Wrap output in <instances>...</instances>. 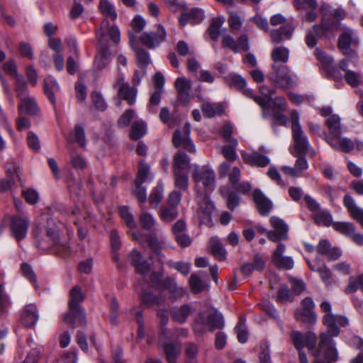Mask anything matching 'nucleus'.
<instances>
[{
  "label": "nucleus",
  "instance_id": "obj_1",
  "mask_svg": "<svg viewBox=\"0 0 363 363\" xmlns=\"http://www.w3.org/2000/svg\"><path fill=\"white\" fill-rule=\"evenodd\" d=\"M291 338L294 346L298 352L302 351L305 347L308 349L314 357L313 363H335L337 360L338 354L333 339L330 344L322 347L320 342L318 347H316V337L313 333H301L293 330Z\"/></svg>",
  "mask_w": 363,
  "mask_h": 363
},
{
  "label": "nucleus",
  "instance_id": "obj_2",
  "mask_svg": "<svg viewBox=\"0 0 363 363\" xmlns=\"http://www.w3.org/2000/svg\"><path fill=\"white\" fill-rule=\"evenodd\" d=\"M96 38L99 39L101 52L95 57L94 67L101 70L104 69L111 62V52L108 50V38L115 44L121 40L119 28L117 26L109 27L108 23L104 21L101 23L100 30L96 33Z\"/></svg>",
  "mask_w": 363,
  "mask_h": 363
},
{
  "label": "nucleus",
  "instance_id": "obj_3",
  "mask_svg": "<svg viewBox=\"0 0 363 363\" xmlns=\"http://www.w3.org/2000/svg\"><path fill=\"white\" fill-rule=\"evenodd\" d=\"M323 311L327 313L323 318V323L327 327V332L320 335V345L324 346L332 342V337L340 334L337 325L345 327L348 325L347 319L342 315H335L331 313V304L328 301H323L320 304Z\"/></svg>",
  "mask_w": 363,
  "mask_h": 363
},
{
  "label": "nucleus",
  "instance_id": "obj_4",
  "mask_svg": "<svg viewBox=\"0 0 363 363\" xmlns=\"http://www.w3.org/2000/svg\"><path fill=\"white\" fill-rule=\"evenodd\" d=\"M84 300L82 289L74 286L70 291L69 307L70 313L65 315L63 321L72 326L81 327L86 325L85 313L79 303Z\"/></svg>",
  "mask_w": 363,
  "mask_h": 363
},
{
  "label": "nucleus",
  "instance_id": "obj_5",
  "mask_svg": "<svg viewBox=\"0 0 363 363\" xmlns=\"http://www.w3.org/2000/svg\"><path fill=\"white\" fill-rule=\"evenodd\" d=\"M199 325H203L208 330L221 328L224 325L223 315L217 311L211 309L201 312L194 327L196 333L203 332L199 329Z\"/></svg>",
  "mask_w": 363,
  "mask_h": 363
},
{
  "label": "nucleus",
  "instance_id": "obj_6",
  "mask_svg": "<svg viewBox=\"0 0 363 363\" xmlns=\"http://www.w3.org/2000/svg\"><path fill=\"white\" fill-rule=\"evenodd\" d=\"M192 179L196 184L197 189L199 184H202L206 191H213L215 188L216 175L213 170L208 166H194Z\"/></svg>",
  "mask_w": 363,
  "mask_h": 363
},
{
  "label": "nucleus",
  "instance_id": "obj_7",
  "mask_svg": "<svg viewBox=\"0 0 363 363\" xmlns=\"http://www.w3.org/2000/svg\"><path fill=\"white\" fill-rule=\"evenodd\" d=\"M271 79L279 86L289 89L297 84L296 78L290 73L286 65H272V72Z\"/></svg>",
  "mask_w": 363,
  "mask_h": 363
},
{
  "label": "nucleus",
  "instance_id": "obj_8",
  "mask_svg": "<svg viewBox=\"0 0 363 363\" xmlns=\"http://www.w3.org/2000/svg\"><path fill=\"white\" fill-rule=\"evenodd\" d=\"M152 176L150 174V166L143 162H140L133 194L140 203H144L147 199L146 189L142 186V184L152 181Z\"/></svg>",
  "mask_w": 363,
  "mask_h": 363
},
{
  "label": "nucleus",
  "instance_id": "obj_9",
  "mask_svg": "<svg viewBox=\"0 0 363 363\" xmlns=\"http://www.w3.org/2000/svg\"><path fill=\"white\" fill-rule=\"evenodd\" d=\"M325 140L333 149L344 152H349L354 149L358 151L363 150V142L358 140L352 141L348 138H342L340 135L326 137Z\"/></svg>",
  "mask_w": 363,
  "mask_h": 363
},
{
  "label": "nucleus",
  "instance_id": "obj_10",
  "mask_svg": "<svg viewBox=\"0 0 363 363\" xmlns=\"http://www.w3.org/2000/svg\"><path fill=\"white\" fill-rule=\"evenodd\" d=\"M196 200L199 204L197 211L201 224L208 225L211 223V215L214 209L213 204L211 201L206 192H197Z\"/></svg>",
  "mask_w": 363,
  "mask_h": 363
},
{
  "label": "nucleus",
  "instance_id": "obj_11",
  "mask_svg": "<svg viewBox=\"0 0 363 363\" xmlns=\"http://www.w3.org/2000/svg\"><path fill=\"white\" fill-rule=\"evenodd\" d=\"M269 221L273 230H262V231L267 232V238L274 242L286 240L289 230L287 224L282 219L276 216H272Z\"/></svg>",
  "mask_w": 363,
  "mask_h": 363
},
{
  "label": "nucleus",
  "instance_id": "obj_12",
  "mask_svg": "<svg viewBox=\"0 0 363 363\" xmlns=\"http://www.w3.org/2000/svg\"><path fill=\"white\" fill-rule=\"evenodd\" d=\"M29 224V219L26 216H12L9 224L11 235L18 242L24 239L27 235Z\"/></svg>",
  "mask_w": 363,
  "mask_h": 363
},
{
  "label": "nucleus",
  "instance_id": "obj_13",
  "mask_svg": "<svg viewBox=\"0 0 363 363\" xmlns=\"http://www.w3.org/2000/svg\"><path fill=\"white\" fill-rule=\"evenodd\" d=\"M221 45L223 48L230 49L235 53L241 50L247 51L250 49L249 38L245 33L240 35L237 40L229 33H226L222 37Z\"/></svg>",
  "mask_w": 363,
  "mask_h": 363
},
{
  "label": "nucleus",
  "instance_id": "obj_14",
  "mask_svg": "<svg viewBox=\"0 0 363 363\" xmlns=\"http://www.w3.org/2000/svg\"><path fill=\"white\" fill-rule=\"evenodd\" d=\"M167 37L165 28L159 25L156 31L144 33L141 35L140 40L141 43L149 49L157 48L163 43Z\"/></svg>",
  "mask_w": 363,
  "mask_h": 363
},
{
  "label": "nucleus",
  "instance_id": "obj_15",
  "mask_svg": "<svg viewBox=\"0 0 363 363\" xmlns=\"http://www.w3.org/2000/svg\"><path fill=\"white\" fill-rule=\"evenodd\" d=\"M182 133L180 130H176L174 133L172 142L176 147L182 146L185 150L190 152H194L196 150L195 145L189 138L191 133V125L189 123H186L183 127Z\"/></svg>",
  "mask_w": 363,
  "mask_h": 363
},
{
  "label": "nucleus",
  "instance_id": "obj_16",
  "mask_svg": "<svg viewBox=\"0 0 363 363\" xmlns=\"http://www.w3.org/2000/svg\"><path fill=\"white\" fill-rule=\"evenodd\" d=\"M152 281L157 287L166 289L169 291L170 298L172 301L181 298L186 293V289L183 287L178 286L175 279L172 277H167L164 280L158 282H156L154 279H152Z\"/></svg>",
  "mask_w": 363,
  "mask_h": 363
},
{
  "label": "nucleus",
  "instance_id": "obj_17",
  "mask_svg": "<svg viewBox=\"0 0 363 363\" xmlns=\"http://www.w3.org/2000/svg\"><path fill=\"white\" fill-rule=\"evenodd\" d=\"M113 88L118 89V95L121 99L126 100L130 105L135 103L137 90L135 88L131 87L128 83L125 82L123 77H119L114 82Z\"/></svg>",
  "mask_w": 363,
  "mask_h": 363
},
{
  "label": "nucleus",
  "instance_id": "obj_18",
  "mask_svg": "<svg viewBox=\"0 0 363 363\" xmlns=\"http://www.w3.org/2000/svg\"><path fill=\"white\" fill-rule=\"evenodd\" d=\"M358 43L357 35L350 28H345L340 35L338 40V48L343 55H350L354 51L350 48L351 46Z\"/></svg>",
  "mask_w": 363,
  "mask_h": 363
},
{
  "label": "nucleus",
  "instance_id": "obj_19",
  "mask_svg": "<svg viewBox=\"0 0 363 363\" xmlns=\"http://www.w3.org/2000/svg\"><path fill=\"white\" fill-rule=\"evenodd\" d=\"M194 312L195 308L191 304H184L179 307H174L170 311L172 320L180 324L185 323Z\"/></svg>",
  "mask_w": 363,
  "mask_h": 363
},
{
  "label": "nucleus",
  "instance_id": "obj_20",
  "mask_svg": "<svg viewBox=\"0 0 363 363\" xmlns=\"http://www.w3.org/2000/svg\"><path fill=\"white\" fill-rule=\"evenodd\" d=\"M179 101L184 104H189L190 101L189 91L191 89V80L185 77H178L174 82Z\"/></svg>",
  "mask_w": 363,
  "mask_h": 363
},
{
  "label": "nucleus",
  "instance_id": "obj_21",
  "mask_svg": "<svg viewBox=\"0 0 363 363\" xmlns=\"http://www.w3.org/2000/svg\"><path fill=\"white\" fill-rule=\"evenodd\" d=\"M292 138L294 143V148L298 155H306L311 147L307 136L302 128L292 131Z\"/></svg>",
  "mask_w": 363,
  "mask_h": 363
},
{
  "label": "nucleus",
  "instance_id": "obj_22",
  "mask_svg": "<svg viewBox=\"0 0 363 363\" xmlns=\"http://www.w3.org/2000/svg\"><path fill=\"white\" fill-rule=\"evenodd\" d=\"M343 203L351 217L363 228V209L357 206L354 199L349 194L344 196Z\"/></svg>",
  "mask_w": 363,
  "mask_h": 363
},
{
  "label": "nucleus",
  "instance_id": "obj_23",
  "mask_svg": "<svg viewBox=\"0 0 363 363\" xmlns=\"http://www.w3.org/2000/svg\"><path fill=\"white\" fill-rule=\"evenodd\" d=\"M168 333L166 329H161V334L160 336V342L162 343L163 349L164 350L166 358L168 362L175 363L177 358L180 353V347L172 343H164L162 342L163 337L167 336Z\"/></svg>",
  "mask_w": 363,
  "mask_h": 363
},
{
  "label": "nucleus",
  "instance_id": "obj_24",
  "mask_svg": "<svg viewBox=\"0 0 363 363\" xmlns=\"http://www.w3.org/2000/svg\"><path fill=\"white\" fill-rule=\"evenodd\" d=\"M204 11L198 8L192 9L187 13L181 15L179 23L184 26L187 23L192 25L200 23L204 19Z\"/></svg>",
  "mask_w": 363,
  "mask_h": 363
},
{
  "label": "nucleus",
  "instance_id": "obj_25",
  "mask_svg": "<svg viewBox=\"0 0 363 363\" xmlns=\"http://www.w3.org/2000/svg\"><path fill=\"white\" fill-rule=\"evenodd\" d=\"M129 259L138 273L145 275L149 272L150 264L138 250H133L129 255Z\"/></svg>",
  "mask_w": 363,
  "mask_h": 363
},
{
  "label": "nucleus",
  "instance_id": "obj_26",
  "mask_svg": "<svg viewBox=\"0 0 363 363\" xmlns=\"http://www.w3.org/2000/svg\"><path fill=\"white\" fill-rule=\"evenodd\" d=\"M60 245L59 230L57 228H49L46 230V238L39 240L38 245L40 248L46 250Z\"/></svg>",
  "mask_w": 363,
  "mask_h": 363
},
{
  "label": "nucleus",
  "instance_id": "obj_27",
  "mask_svg": "<svg viewBox=\"0 0 363 363\" xmlns=\"http://www.w3.org/2000/svg\"><path fill=\"white\" fill-rule=\"evenodd\" d=\"M317 252L320 255H324L329 260L337 259L341 255V251L337 247H332L328 240L320 241L317 246Z\"/></svg>",
  "mask_w": 363,
  "mask_h": 363
},
{
  "label": "nucleus",
  "instance_id": "obj_28",
  "mask_svg": "<svg viewBox=\"0 0 363 363\" xmlns=\"http://www.w3.org/2000/svg\"><path fill=\"white\" fill-rule=\"evenodd\" d=\"M253 199L257 206L259 213L262 216H267L272 208V202L265 197L260 190H255Z\"/></svg>",
  "mask_w": 363,
  "mask_h": 363
},
{
  "label": "nucleus",
  "instance_id": "obj_29",
  "mask_svg": "<svg viewBox=\"0 0 363 363\" xmlns=\"http://www.w3.org/2000/svg\"><path fill=\"white\" fill-rule=\"evenodd\" d=\"M38 320V314L36 306L28 304L25 306L21 315V321L27 327L33 326Z\"/></svg>",
  "mask_w": 363,
  "mask_h": 363
},
{
  "label": "nucleus",
  "instance_id": "obj_30",
  "mask_svg": "<svg viewBox=\"0 0 363 363\" xmlns=\"http://www.w3.org/2000/svg\"><path fill=\"white\" fill-rule=\"evenodd\" d=\"M18 109L20 113H24L30 116H34L39 111L38 106L35 99L32 96L22 98L18 105Z\"/></svg>",
  "mask_w": 363,
  "mask_h": 363
},
{
  "label": "nucleus",
  "instance_id": "obj_31",
  "mask_svg": "<svg viewBox=\"0 0 363 363\" xmlns=\"http://www.w3.org/2000/svg\"><path fill=\"white\" fill-rule=\"evenodd\" d=\"M99 9L101 14L106 18L104 21H108V19H111L112 21H115L117 18L118 14L116 11L114 5L109 1L108 0H100ZM108 25L109 24V22ZM113 26H116L113 25ZM109 27H112V26H109Z\"/></svg>",
  "mask_w": 363,
  "mask_h": 363
},
{
  "label": "nucleus",
  "instance_id": "obj_32",
  "mask_svg": "<svg viewBox=\"0 0 363 363\" xmlns=\"http://www.w3.org/2000/svg\"><path fill=\"white\" fill-rule=\"evenodd\" d=\"M292 31L293 28L291 25H284L279 29L271 30L270 35L272 42L274 43H279L283 40L289 39Z\"/></svg>",
  "mask_w": 363,
  "mask_h": 363
},
{
  "label": "nucleus",
  "instance_id": "obj_33",
  "mask_svg": "<svg viewBox=\"0 0 363 363\" xmlns=\"http://www.w3.org/2000/svg\"><path fill=\"white\" fill-rule=\"evenodd\" d=\"M245 162L256 167H264L269 164V159L260 153L257 152L246 154L243 155Z\"/></svg>",
  "mask_w": 363,
  "mask_h": 363
},
{
  "label": "nucleus",
  "instance_id": "obj_34",
  "mask_svg": "<svg viewBox=\"0 0 363 363\" xmlns=\"http://www.w3.org/2000/svg\"><path fill=\"white\" fill-rule=\"evenodd\" d=\"M208 249L212 255L218 260H224L226 256V251L220 240L216 238H211L208 243Z\"/></svg>",
  "mask_w": 363,
  "mask_h": 363
},
{
  "label": "nucleus",
  "instance_id": "obj_35",
  "mask_svg": "<svg viewBox=\"0 0 363 363\" xmlns=\"http://www.w3.org/2000/svg\"><path fill=\"white\" fill-rule=\"evenodd\" d=\"M43 89L49 101L54 104L55 103V93L60 89L56 80L51 77H46L44 79Z\"/></svg>",
  "mask_w": 363,
  "mask_h": 363
},
{
  "label": "nucleus",
  "instance_id": "obj_36",
  "mask_svg": "<svg viewBox=\"0 0 363 363\" xmlns=\"http://www.w3.org/2000/svg\"><path fill=\"white\" fill-rule=\"evenodd\" d=\"M325 124L329 130V135L327 137H333L340 135L342 132V128L340 124V118L338 115H330L327 118Z\"/></svg>",
  "mask_w": 363,
  "mask_h": 363
},
{
  "label": "nucleus",
  "instance_id": "obj_37",
  "mask_svg": "<svg viewBox=\"0 0 363 363\" xmlns=\"http://www.w3.org/2000/svg\"><path fill=\"white\" fill-rule=\"evenodd\" d=\"M289 51L284 47H277L272 52V59L273 65H285L289 60Z\"/></svg>",
  "mask_w": 363,
  "mask_h": 363
},
{
  "label": "nucleus",
  "instance_id": "obj_38",
  "mask_svg": "<svg viewBox=\"0 0 363 363\" xmlns=\"http://www.w3.org/2000/svg\"><path fill=\"white\" fill-rule=\"evenodd\" d=\"M6 172L7 178L0 181V191L1 192L9 190L12 185L16 182V180L20 179L19 175L15 169L11 170L10 168L6 167Z\"/></svg>",
  "mask_w": 363,
  "mask_h": 363
},
{
  "label": "nucleus",
  "instance_id": "obj_39",
  "mask_svg": "<svg viewBox=\"0 0 363 363\" xmlns=\"http://www.w3.org/2000/svg\"><path fill=\"white\" fill-rule=\"evenodd\" d=\"M159 216L162 221L170 223L178 216L177 208L169 205H163L160 207Z\"/></svg>",
  "mask_w": 363,
  "mask_h": 363
},
{
  "label": "nucleus",
  "instance_id": "obj_40",
  "mask_svg": "<svg viewBox=\"0 0 363 363\" xmlns=\"http://www.w3.org/2000/svg\"><path fill=\"white\" fill-rule=\"evenodd\" d=\"M203 113L208 118L213 117L216 115H221L224 110L220 104H211L205 102L201 106Z\"/></svg>",
  "mask_w": 363,
  "mask_h": 363
},
{
  "label": "nucleus",
  "instance_id": "obj_41",
  "mask_svg": "<svg viewBox=\"0 0 363 363\" xmlns=\"http://www.w3.org/2000/svg\"><path fill=\"white\" fill-rule=\"evenodd\" d=\"M228 24L232 32L235 34L241 30L243 20L237 12L230 11L228 13Z\"/></svg>",
  "mask_w": 363,
  "mask_h": 363
},
{
  "label": "nucleus",
  "instance_id": "obj_42",
  "mask_svg": "<svg viewBox=\"0 0 363 363\" xmlns=\"http://www.w3.org/2000/svg\"><path fill=\"white\" fill-rule=\"evenodd\" d=\"M333 228L337 232L349 238L355 232V226L350 222H335L333 223Z\"/></svg>",
  "mask_w": 363,
  "mask_h": 363
},
{
  "label": "nucleus",
  "instance_id": "obj_43",
  "mask_svg": "<svg viewBox=\"0 0 363 363\" xmlns=\"http://www.w3.org/2000/svg\"><path fill=\"white\" fill-rule=\"evenodd\" d=\"M141 303L147 306H155L162 303L164 297L154 295L150 291H145L140 295Z\"/></svg>",
  "mask_w": 363,
  "mask_h": 363
},
{
  "label": "nucleus",
  "instance_id": "obj_44",
  "mask_svg": "<svg viewBox=\"0 0 363 363\" xmlns=\"http://www.w3.org/2000/svg\"><path fill=\"white\" fill-rule=\"evenodd\" d=\"M190 163L189 156L183 152H179L174 157V169H178L179 172L186 169Z\"/></svg>",
  "mask_w": 363,
  "mask_h": 363
},
{
  "label": "nucleus",
  "instance_id": "obj_45",
  "mask_svg": "<svg viewBox=\"0 0 363 363\" xmlns=\"http://www.w3.org/2000/svg\"><path fill=\"white\" fill-rule=\"evenodd\" d=\"M139 221L141 228L145 230H151L156 224V220L154 216L147 211H143V208L142 213L139 216Z\"/></svg>",
  "mask_w": 363,
  "mask_h": 363
},
{
  "label": "nucleus",
  "instance_id": "obj_46",
  "mask_svg": "<svg viewBox=\"0 0 363 363\" xmlns=\"http://www.w3.org/2000/svg\"><path fill=\"white\" fill-rule=\"evenodd\" d=\"M360 289L363 292V274L357 277H351L349 283L345 289L346 294H352Z\"/></svg>",
  "mask_w": 363,
  "mask_h": 363
},
{
  "label": "nucleus",
  "instance_id": "obj_47",
  "mask_svg": "<svg viewBox=\"0 0 363 363\" xmlns=\"http://www.w3.org/2000/svg\"><path fill=\"white\" fill-rule=\"evenodd\" d=\"M72 141L77 143L82 147L86 146L84 128L81 124H77L71 133Z\"/></svg>",
  "mask_w": 363,
  "mask_h": 363
},
{
  "label": "nucleus",
  "instance_id": "obj_48",
  "mask_svg": "<svg viewBox=\"0 0 363 363\" xmlns=\"http://www.w3.org/2000/svg\"><path fill=\"white\" fill-rule=\"evenodd\" d=\"M308 266L311 270L316 271L319 273L320 279L327 286L333 284L332 273L328 267L323 266L316 269L310 263H308Z\"/></svg>",
  "mask_w": 363,
  "mask_h": 363
},
{
  "label": "nucleus",
  "instance_id": "obj_49",
  "mask_svg": "<svg viewBox=\"0 0 363 363\" xmlns=\"http://www.w3.org/2000/svg\"><path fill=\"white\" fill-rule=\"evenodd\" d=\"M164 188L162 184H157L150 193L149 203L152 208H156L163 197Z\"/></svg>",
  "mask_w": 363,
  "mask_h": 363
},
{
  "label": "nucleus",
  "instance_id": "obj_50",
  "mask_svg": "<svg viewBox=\"0 0 363 363\" xmlns=\"http://www.w3.org/2000/svg\"><path fill=\"white\" fill-rule=\"evenodd\" d=\"M174 185L180 190L185 191L189 186V177L187 174L182 173L178 169H174Z\"/></svg>",
  "mask_w": 363,
  "mask_h": 363
},
{
  "label": "nucleus",
  "instance_id": "obj_51",
  "mask_svg": "<svg viewBox=\"0 0 363 363\" xmlns=\"http://www.w3.org/2000/svg\"><path fill=\"white\" fill-rule=\"evenodd\" d=\"M146 132L145 124L143 121L135 122L131 127L130 138L137 140L142 138Z\"/></svg>",
  "mask_w": 363,
  "mask_h": 363
},
{
  "label": "nucleus",
  "instance_id": "obj_52",
  "mask_svg": "<svg viewBox=\"0 0 363 363\" xmlns=\"http://www.w3.org/2000/svg\"><path fill=\"white\" fill-rule=\"evenodd\" d=\"M295 318L298 321L314 323L316 321V315L313 311L304 310L297 311Z\"/></svg>",
  "mask_w": 363,
  "mask_h": 363
},
{
  "label": "nucleus",
  "instance_id": "obj_53",
  "mask_svg": "<svg viewBox=\"0 0 363 363\" xmlns=\"http://www.w3.org/2000/svg\"><path fill=\"white\" fill-rule=\"evenodd\" d=\"M119 214L129 228L135 229L136 228L134 217L127 206H121L119 208Z\"/></svg>",
  "mask_w": 363,
  "mask_h": 363
},
{
  "label": "nucleus",
  "instance_id": "obj_54",
  "mask_svg": "<svg viewBox=\"0 0 363 363\" xmlns=\"http://www.w3.org/2000/svg\"><path fill=\"white\" fill-rule=\"evenodd\" d=\"M334 24L330 21H323L320 25H315L313 28L314 33L318 36L328 35V33L333 29Z\"/></svg>",
  "mask_w": 363,
  "mask_h": 363
},
{
  "label": "nucleus",
  "instance_id": "obj_55",
  "mask_svg": "<svg viewBox=\"0 0 363 363\" xmlns=\"http://www.w3.org/2000/svg\"><path fill=\"white\" fill-rule=\"evenodd\" d=\"M189 286L194 294H199L205 289L202 280L197 274H192L190 276Z\"/></svg>",
  "mask_w": 363,
  "mask_h": 363
},
{
  "label": "nucleus",
  "instance_id": "obj_56",
  "mask_svg": "<svg viewBox=\"0 0 363 363\" xmlns=\"http://www.w3.org/2000/svg\"><path fill=\"white\" fill-rule=\"evenodd\" d=\"M347 83L351 86L355 87L363 82V75L354 71L348 70L345 75Z\"/></svg>",
  "mask_w": 363,
  "mask_h": 363
},
{
  "label": "nucleus",
  "instance_id": "obj_57",
  "mask_svg": "<svg viewBox=\"0 0 363 363\" xmlns=\"http://www.w3.org/2000/svg\"><path fill=\"white\" fill-rule=\"evenodd\" d=\"M147 242L153 253L158 257V261L163 264L164 255L162 253V247L159 240L156 238H148Z\"/></svg>",
  "mask_w": 363,
  "mask_h": 363
},
{
  "label": "nucleus",
  "instance_id": "obj_58",
  "mask_svg": "<svg viewBox=\"0 0 363 363\" xmlns=\"http://www.w3.org/2000/svg\"><path fill=\"white\" fill-rule=\"evenodd\" d=\"M167 265L178 271L181 274L186 276L189 274L191 269L190 263L183 262H174L172 260L168 261Z\"/></svg>",
  "mask_w": 363,
  "mask_h": 363
},
{
  "label": "nucleus",
  "instance_id": "obj_59",
  "mask_svg": "<svg viewBox=\"0 0 363 363\" xmlns=\"http://www.w3.org/2000/svg\"><path fill=\"white\" fill-rule=\"evenodd\" d=\"M233 125L230 123H225L221 128V135L225 138L228 143L238 145V140L232 137Z\"/></svg>",
  "mask_w": 363,
  "mask_h": 363
},
{
  "label": "nucleus",
  "instance_id": "obj_60",
  "mask_svg": "<svg viewBox=\"0 0 363 363\" xmlns=\"http://www.w3.org/2000/svg\"><path fill=\"white\" fill-rule=\"evenodd\" d=\"M315 220L319 225L330 226L333 223V217L328 211H319L315 216Z\"/></svg>",
  "mask_w": 363,
  "mask_h": 363
},
{
  "label": "nucleus",
  "instance_id": "obj_61",
  "mask_svg": "<svg viewBox=\"0 0 363 363\" xmlns=\"http://www.w3.org/2000/svg\"><path fill=\"white\" fill-rule=\"evenodd\" d=\"M18 52L22 57L27 58L30 60L34 57L33 50L31 45L26 42H20L18 43Z\"/></svg>",
  "mask_w": 363,
  "mask_h": 363
},
{
  "label": "nucleus",
  "instance_id": "obj_62",
  "mask_svg": "<svg viewBox=\"0 0 363 363\" xmlns=\"http://www.w3.org/2000/svg\"><path fill=\"white\" fill-rule=\"evenodd\" d=\"M69 155L71 164L74 169H83L86 167V161L82 155L74 152H71Z\"/></svg>",
  "mask_w": 363,
  "mask_h": 363
},
{
  "label": "nucleus",
  "instance_id": "obj_63",
  "mask_svg": "<svg viewBox=\"0 0 363 363\" xmlns=\"http://www.w3.org/2000/svg\"><path fill=\"white\" fill-rule=\"evenodd\" d=\"M91 100L95 108L99 111H105L107 105L103 96L97 91H94L91 94Z\"/></svg>",
  "mask_w": 363,
  "mask_h": 363
},
{
  "label": "nucleus",
  "instance_id": "obj_64",
  "mask_svg": "<svg viewBox=\"0 0 363 363\" xmlns=\"http://www.w3.org/2000/svg\"><path fill=\"white\" fill-rule=\"evenodd\" d=\"M27 144L30 149L35 151L40 150L41 145L38 136L32 131L28 133Z\"/></svg>",
  "mask_w": 363,
  "mask_h": 363
}]
</instances>
